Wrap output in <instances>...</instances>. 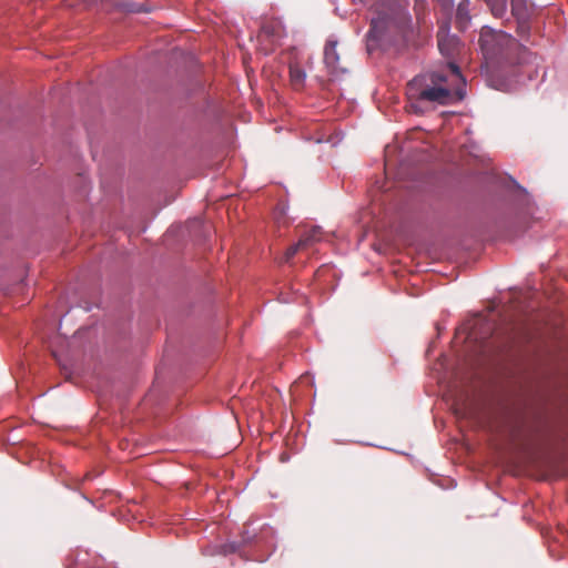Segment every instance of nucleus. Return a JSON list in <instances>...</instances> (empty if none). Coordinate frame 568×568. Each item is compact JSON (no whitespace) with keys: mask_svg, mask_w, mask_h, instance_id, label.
I'll use <instances>...</instances> for the list:
<instances>
[{"mask_svg":"<svg viewBox=\"0 0 568 568\" xmlns=\"http://www.w3.org/2000/svg\"><path fill=\"white\" fill-rule=\"evenodd\" d=\"M465 80L459 68L448 62L444 70L416 75L407 84L409 110L424 113L434 105H448L465 97Z\"/></svg>","mask_w":568,"mask_h":568,"instance_id":"nucleus-1","label":"nucleus"},{"mask_svg":"<svg viewBox=\"0 0 568 568\" xmlns=\"http://www.w3.org/2000/svg\"><path fill=\"white\" fill-rule=\"evenodd\" d=\"M478 44L487 69L498 70L525 63L529 59L528 49L505 31L483 27Z\"/></svg>","mask_w":568,"mask_h":568,"instance_id":"nucleus-2","label":"nucleus"},{"mask_svg":"<svg viewBox=\"0 0 568 568\" xmlns=\"http://www.w3.org/2000/svg\"><path fill=\"white\" fill-rule=\"evenodd\" d=\"M322 236L323 231L320 226H313L305 231L298 242L286 250L285 262H288L297 252L312 246L316 242H320Z\"/></svg>","mask_w":568,"mask_h":568,"instance_id":"nucleus-6","label":"nucleus"},{"mask_svg":"<svg viewBox=\"0 0 568 568\" xmlns=\"http://www.w3.org/2000/svg\"><path fill=\"white\" fill-rule=\"evenodd\" d=\"M511 14L517 21V34L525 41L530 34V18L534 13L532 4L528 0H509ZM495 18H503L507 12L508 0H485Z\"/></svg>","mask_w":568,"mask_h":568,"instance_id":"nucleus-4","label":"nucleus"},{"mask_svg":"<svg viewBox=\"0 0 568 568\" xmlns=\"http://www.w3.org/2000/svg\"><path fill=\"white\" fill-rule=\"evenodd\" d=\"M381 8L376 9V17L372 18L371 29L367 33L368 42L392 43L402 37L405 26V14L396 8L394 0H381Z\"/></svg>","mask_w":568,"mask_h":568,"instance_id":"nucleus-3","label":"nucleus"},{"mask_svg":"<svg viewBox=\"0 0 568 568\" xmlns=\"http://www.w3.org/2000/svg\"><path fill=\"white\" fill-rule=\"evenodd\" d=\"M467 2L468 0H463V2H460L457 8L456 20L460 28H464L469 21V16L466 10Z\"/></svg>","mask_w":568,"mask_h":568,"instance_id":"nucleus-9","label":"nucleus"},{"mask_svg":"<svg viewBox=\"0 0 568 568\" xmlns=\"http://www.w3.org/2000/svg\"><path fill=\"white\" fill-rule=\"evenodd\" d=\"M305 79L306 73L298 64L295 63L290 65V81L295 90L303 88Z\"/></svg>","mask_w":568,"mask_h":568,"instance_id":"nucleus-8","label":"nucleus"},{"mask_svg":"<svg viewBox=\"0 0 568 568\" xmlns=\"http://www.w3.org/2000/svg\"><path fill=\"white\" fill-rule=\"evenodd\" d=\"M324 62L329 73L339 78L348 72L349 63L347 59H342L337 52V41L328 40L324 48Z\"/></svg>","mask_w":568,"mask_h":568,"instance_id":"nucleus-5","label":"nucleus"},{"mask_svg":"<svg viewBox=\"0 0 568 568\" xmlns=\"http://www.w3.org/2000/svg\"><path fill=\"white\" fill-rule=\"evenodd\" d=\"M437 44L440 53L446 58H453L457 50L458 41L450 37L446 30H439L437 33Z\"/></svg>","mask_w":568,"mask_h":568,"instance_id":"nucleus-7","label":"nucleus"},{"mask_svg":"<svg viewBox=\"0 0 568 568\" xmlns=\"http://www.w3.org/2000/svg\"><path fill=\"white\" fill-rule=\"evenodd\" d=\"M261 34L267 38L280 36V24L277 22H265L261 27Z\"/></svg>","mask_w":568,"mask_h":568,"instance_id":"nucleus-10","label":"nucleus"}]
</instances>
